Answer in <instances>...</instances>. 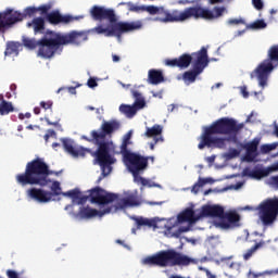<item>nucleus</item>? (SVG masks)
<instances>
[{
	"label": "nucleus",
	"instance_id": "1",
	"mask_svg": "<svg viewBox=\"0 0 278 278\" xmlns=\"http://www.w3.org/2000/svg\"><path fill=\"white\" fill-rule=\"evenodd\" d=\"M122 125L118 119L104 121L100 130H91L89 138L86 135L81 136V140L86 142H91L98 147L97 151L92 152V150L88 148H75V141L68 138H62L61 142L63 144L66 153H70L73 157H86V153H90L93 157H96V162L101 167V175L98 178V184L103 181L110 173H112V164H114L115 160L110 154V150L114 146V142L106 140V138H112L113 134H116L121 129Z\"/></svg>",
	"mask_w": 278,
	"mask_h": 278
},
{
	"label": "nucleus",
	"instance_id": "2",
	"mask_svg": "<svg viewBox=\"0 0 278 278\" xmlns=\"http://www.w3.org/2000/svg\"><path fill=\"white\" fill-rule=\"evenodd\" d=\"M86 40H88V31L72 30L62 35L53 30H47L41 39L36 40L25 38L23 40V45L24 47H27V49H36L38 47L37 55L49 60L55 55L60 47H64L66 45L79 47V45H83Z\"/></svg>",
	"mask_w": 278,
	"mask_h": 278
},
{
	"label": "nucleus",
	"instance_id": "3",
	"mask_svg": "<svg viewBox=\"0 0 278 278\" xmlns=\"http://www.w3.org/2000/svg\"><path fill=\"white\" fill-rule=\"evenodd\" d=\"M244 129V124L236 122L233 118L222 117L213 122L210 126L204 127L202 135L200 136V142L198 149L203 150L205 147H217V149H224L225 138L214 136H229V140L236 142L238 140V134Z\"/></svg>",
	"mask_w": 278,
	"mask_h": 278
},
{
	"label": "nucleus",
	"instance_id": "4",
	"mask_svg": "<svg viewBox=\"0 0 278 278\" xmlns=\"http://www.w3.org/2000/svg\"><path fill=\"white\" fill-rule=\"evenodd\" d=\"M91 16L94 21H109L111 25L103 27V25H99L93 28V31L98 34H103L106 38H112V36H116V38H121L123 34H129V31H136L138 29H142V22H117L116 23V13L112 9H105L103 7H93L91 10Z\"/></svg>",
	"mask_w": 278,
	"mask_h": 278
},
{
	"label": "nucleus",
	"instance_id": "5",
	"mask_svg": "<svg viewBox=\"0 0 278 278\" xmlns=\"http://www.w3.org/2000/svg\"><path fill=\"white\" fill-rule=\"evenodd\" d=\"M50 175H60L49 169L45 160L37 157L26 164L25 173L17 174L15 179L20 186H40L45 188L51 184Z\"/></svg>",
	"mask_w": 278,
	"mask_h": 278
},
{
	"label": "nucleus",
	"instance_id": "6",
	"mask_svg": "<svg viewBox=\"0 0 278 278\" xmlns=\"http://www.w3.org/2000/svg\"><path fill=\"white\" fill-rule=\"evenodd\" d=\"M201 218H218L214 222V226L217 229H233V227H240V214L236 211L225 212V207L215 204H205L201 207Z\"/></svg>",
	"mask_w": 278,
	"mask_h": 278
},
{
	"label": "nucleus",
	"instance_id": "7",
	"mask_svg": "<svg viewBox=\"0 0 278 278\" xmlns=\"http://www.w3.org/2000/svg\"><path fill=\"white\" fill-rule=\"evenodd\" d=\"M143 266H159L167 268L173 266H190L192 258L175 250H162L142 260Z\"/></svg>",
	"mask_w": 278,
	"mask_h": 278
},
{
	"label": "nucleus",
	"instance_id": "8",
	"mask_svg": "<svg viewBox=\"0 0 278 278\" xmlns=\"http://www.w3.org/2000/svg\"><path fill=\"white\" fill-rule=\"evenodd\" d=\"M38 14V8L28 7L23 12L15 11L14 9H5L0 12V34H5L8 29H12L16 23H23L25 18H31Z\"/></svg>",
	"mask_w": 278,
	"mask_h": 278
},
{
	"label": "nucleus",
	"instance_id": "9",
	"mask_svg": "<svg viewBox=\"0 0 278 278\" xmlns=\"http://www.w3.org/2000/svg\"><path fill=\"white\" fill-rule=\"evenodd\" d=\"M275 66H278V45L271 46L265 59L252 73L251 78L257 77L258 86L266 88L268 85V75L273 73Z\"/></svg>",
	"mask_w": 278,
	"mask_h": 278
},
{
	"label": "nucleus",
	"instance_id": "10",
	"mask_svg": "<svg viewBox=\"0 0 278 278\" xmlns=\"http://www.w3.org/2000/svg\"><path fill=\"white\" fill-rule=\"evenodd\" d=\"M225 7H215L213 8V11L201 7H190L178 13V23L181 21H188V18L192 17L214 21V18H220L225 13Z\"/></svg>",
	"mask_w": 278,
	"mask_h": 278
},
{
	"label": "nucleus",
	"instance_id": "11",
	"mask_svg": "<svg viewBox=\"0 0 278 278\" xmlns=\"http://www.w3.org/2000/svg\"><path fill=\"white\" fill-rule=\"evenodd\" d=\"M193 64L192 70L187 71L182 74V79L185 84L190 85L197 81V76L201 75L210 64V59L207 56V48L202 47L198 52H193Z\"/></svg>",
	"mask_w": 278,
	"mask_h": 278
},
{
	"label": "nucleus",
	"instance_id": "12",
	"mask_svg": "<svg viewBox=\"0 0 278 278\" xmlns=\"http://www.w3.org/2000/svg\"><path fill=\"white\" fill-rule=\"evenodd\" d=\"M258 217L265 227L273 225L278 216V198H268L256 207Z\"/></svg>",
	"mask_w": 278,
	"mask_h": 278
},
{
	"label": "nucleus",
	"instance_id": "13",
	"mask_svg": "<svg viewBox=\"0 0 278 278\" xmlns=\"http://www.w3.org/2000/svg\"><path fill=\"white\" fill-rule=\"evenodd\" d=\"M123 157L125 162H127L128 170L131 173L132 177L144 173V170L149 168V156L128 152V154H124Z\"/></svg>",
	"mask_w": 278,
	"mask_h": 278
},
{
	"label": "nucleus",
	"instance_id": "14",
	"mask_svg": "<svg viewBox=\"0 0 278 278\" xmlns=\"http://www.w3.org/2000/svg\"><path fill=\"white\" fill-rule=\"evenodd\" d=\"M141 12H149L152 16H154L155 14L164 16L156 18V21H160V23H179V12L174 11L173 13H170L166 11L164 7L142 5Z\"/></svg>",
	"mask_w": 278,
	"mask_h": 278
},
{
	"label": "nucleus",
	"instance_id": "15",
	"mask_svg": "<svg viewBox=\"0 0 278 278\" xmlns=\"http://www.w3.org/2000/svg\"><path fill=\"white\" fill-rule=\"evenodd\" d=\"M89 197L90 201L97 205H110V203H114L118 199V194L110 193L101 187L91 189Z\"/></svg>",
	"mask_w": 278,
	"mask_h": 278
},
{
	"label": "nucleus",
	"instance_id": "16",
	"mask_svg": "<svg viewBox=\"0 0 278 278\" xmlns=\"http://www.w3.org/2000/svg\"><path fill=\"white\" fill-rule=\"evenodd\" d=\"M194 63V53H184L179 58L166 59L165 65L172 68H188L190 64Z\"/></svg>",
	"mask_w": 278,
	"mask_h": 278
},
{
	"label": "nucleus",
	"instance_id": "17",
	"mask_svg": "<svg viewBox=\"0 0 278 278\" xmlns=\"http://www.w3.org/2000/svg\"><path fill=\"white\" fill-rule=\"evenodd\" d=\"M47 21L51 25H60L62 23L63 25H68V23H74V21H79V17L73 16V15H62L60 11H52L47 15Z\"/></svg>",
	"mask_w": 278,
	"mask_h": 278
},
{
	"label": "nucleus",
	"instance_id": "18",
	"mask_svg": "<svg viewBox=\"0 0 278 278\" xmlns=\"http://www.w3.org/2000/svg\"><path fill=\"white\" fill-rule=\"evenodd\" d=\"M105 214H112V207H105L102 211H98L97 208H91L90 206L80 207L76 217L81 220L88 218H94V216H105Z\"/></svg>",
	"mask_w": 278,
	"mask_h": 278
},
{
	"label": "nucleus",
	"instance_id": "19",
	"mask_svg": "<svg viewBox=\"0 0 278 278\" xmlns=\"http://www.w3.org/2000/svg\"><path fill=\"white\" fill-rule=\"evenodd\" d=\"M27 194L29 199H33V201H37V203H49V201L53 199L52 192L46 191L45 189H39V188L28 189Z\"/></svg>",
	"mask_w": 278,
	"mask_h": 278
},
{
	"label": "nucleus",
	"instance_id": "20",
	"mask_svg": "<svg viewBox=\"0 0 278 278\" xmlns=\"http://www.w3.org/2000/svg\"><path fill=\"white\" fill-rule=\"evenodd\" d=\"M257 147H260V138H254L252 141L243 146V149L245 150V162H255V157L260 155Z\"/></svg>",
	"mask_w": 278,
	"mask_h": 278
},
{
	"label": "nucleus",
	"instance_id": "21",
	"mask_svg": "<svg viewBox=\"0 0 278 278\" xmlns=\"http://www.w3.org/2000/svg\"><path fill=\"white\" fill-rule=\"evenodd\" d=\"M136 205H139L138 200L136 199V195L130 194L119 199L115 206L108 207H112V212H116L117 210H127V207H136Z\"/></svg>",
	"mask_w": 278,
	"mask_h": 278
},
{
	"label": "nucleus",
	"instance_id": "22",
	"mask_svg": "<svg viewBox=\"0 0 278 278\" xmlns=\"http://www.w3.org/2000/svg\"><path fill=\"white\" fill-rule=\"evenodd\" d=\"M162 131H164V127H162V125L160 124H155L152 127H147L143 136H146V138H153L155 143L164 142V138L162 137Z\"/></svg>",
	"mask_w": 278,
	"mask_h": 278
},
{
	"label": "nucleus",
	"instance_id": "23",
	"mask_svg": "<svg viewBox=\"0 0 278 278\" xmlns=\"http://www.w3.org/2000/svg\"><path fill=\"white\" fill-rule=\"evenodd\" d=\"M177 220L178 223H189V225H194V223L201 220V213L199 215H195L194 210L186 208L177 216Z\"/></svg>",
	"mask_w": 278,
	"mask_h": 278
},
{
	"label": "nucleus",
	"instance_id": "24",
	"mask_svg": "<svg viewBox=\"0 0 278 278\" xmlns=\"http://www.w3.org/2000/svg\"><path fill=\"white\" fill-rule=\"evenodd\" d=\"M164 81V73L162 70H149L148 72V84H151L152 86H157L160 84H163Z\"/></svg>",
	"mask_w": 278,
	"mask_h": 278
},
{
	"label": "nucleus",
	"instance_id": "25",
	"mask_svg": "<svg viewBox=\"0 0 278 278\" xmlns=\"http://www.w3.org/2000/svg\"><path fill=\"white\" fill-rule=\"evenodd\" d=\"M243 175H245L247 177H252V179H264V177H268L270 175V170L267 168H258L253 170L244 169Z\"/></svg>",
	"mask_w": 278,
	"mask_h": 278
},
{
	"label": "nucleus",
	"instance_id": "26",
	"mask_svg": "<svg viewBox=\"0 0 278 278\" xmlns=\"http://www.w3.org/2000/svg\"><path fill=\"white\" fill-rule=\"evenodd\" d=\"M27 27H33L35 34H45V18L35 17L27 23Z\"/></svg>",
	"mask_w": 278,
	"mask_h": 278
},
{
	"label": "nucleus",
	"instance_id": "27",
	"mask_svg": "<svg viewBox=\"0 0 278 278\" xmlns=\"http://www.w3.org/2000/svg\"><path fill=\"white\" fill-rule=\"evenodd\" d=\"M131 94L135 99L132 106L136 109V111L138 112V110L144 109L147 105V101H144L142 93H140V91L138 90H131Z\"/></svg>",
	"mask_w": 278,
	"mask_h": 278
},
{
	"label": "nucleus",
	"instance_id": "28",
	"mask_svg": "<svg viewBox=\"0 0 278 278\" xmlns=\"http://www.w3.org/2000/svg\"><path fill=\"white\" fill-rule=\"evenodd\" d=\"M134 220L136 223L137 229H140V227H153L154 229H157V222L155 219L135 217Z\"/></svg>",
	"mask_w": 278,
	"mask_h": 278
},
{
	"label": "nucleus",
	"instance_id": "29",
	"mask_svg": "<svg viewBox=\"0 0 278 278\" xmlns=\"http://www.w3.org/2000/svg\"><path fill=\"white\" fill-rule=\"evenodd\" d=\"M131 136H134L132 130H129L126 135H124L123 142L121 144L122 155H127L128 153H131L129 149H127L128 144H131Z\"/></svg>",
	"mask_w": 278,
	"mask_h": 278
},
{
	"label": "nucleus",
	"instance_id": "30",
	"mask_svg": "<svg viewBox=\"0 0 278 278\" xmlns=\"http://www.w3.org/2000/svg\"><path fill=\"white\" fill-rule=\"evenodd\" d=\"M206 184H214V179L200 177L198 181L192 186L191 192L193 194H199L201 188H203V186H205Z\"/></svg>",
	"mask_w": 278,
	"mask_h": 278
},
{
	"label": "nucleus",
	"instance_id": "31",
	"mask_svg": "<svg viewBox=\"0 0 278 278\" xmlns=\"http://www.w3.org/2000/svg\"><path fill=\"white\" fill-rule=\"evenodd\" d=\"M119 112L122 114H125L127 118H134V115L138 113V111L136 110V106L129 105V104H121Z\"/></svg>",
	"mask_w": 278,
	"mask_h": 278
},
{
	"label": "nucleus",
	"instance_id": "32",
	"mask_svg": "<svg viewBox=\"0 0 278 278\" xmlns=\"http://www.w3.org/2000/svg\"><path fill=\"white\" fill-rule=\"evenodd\" d=\"M11 112H14V105L12 104V102H0V116H8V114H10Z\"/></svg>",
	"mask_w": 278,
	"mask_h": 278
},
{
	"label": "nucleus",
	"instance_id": "33",
	"mask_svg": "<svg viewBox=\"0 0 278 278\" xmlns=\"http://www.w3.org/2000/svg\"><path fill=\"white\" fill-rule=\"evenodd\" d=\"M18 42L9 41L7 42V49L4 55H13V53H18Z\"/></svg>",
	"mask_w": 278,
	"mask_h": 278
},
{
	"label": "nucleus",
	"instance_id": "34",
	"mask_svg": "<svg viewBox=\"0 0 278 278\" xmlns=\"http://www.w3.org/2000/svg\"><path fill=\"white\" fill-rule=\"evenodd\" d=\"M267 24L264 20H257L254 23L248 24L247 29H266Z\"/></svg>",
	"mask_w": 278,
	"mask_h": 278
},
{
	"label": "nucleus",
	"instance_id": "35",
	"mask_svg": "<svg viewBox=\"0 0 278 278\" xmlns=\"http://www.w3.org/2000/svg\"><path fill=\"white\" fill-rule=\"evenodd\" d=\"M134 181L135 184H141V186L153 188V185H151V180L140 176V174H138L137 176H134Z\"/></svg>",
	"mask_w": 278,
	"mask_h": 278
},
{
	"label": "nucleus",
	"instance_id": "36",
	"mask_svg": "<svg viewBox=\"0 0 278 278\" xmlns=\"http://www.w3.org/2000/svg\"><path fill=\"white\" fill-rule=\"evenodd\" d=\"M50 190L52 197H60V194H62V187H60V181L54 180L50 187Z\"/></svg>",
	"mask_w": 278,
	"mask_h": 278
},
{
	"label": "nucleus",
	"instance_id": "37",
	"mask_svg": "<svg viewBox=\"0 0 278 278\" xmlns=\"http://www.w3.org/2000/svg\"><path fill=\"white\" fill-rule=\"evenodd\" d=\"M63 197H70V199H80L79 197H81V191H79V189H73L66 192L62 193Z\"/></svg>",
	"mask_w": 278,
	"mask_h": 278
},
{
	"label": "nucleus",
	"instance_id": "38",
	"mask_svg": "<svg viewBox=\"0 0 278 278\" xmlns=\"http://www.w3.org/2000/svg\"><path fill=\"white\" fill-rule=\"evenodd\" d=\"M277 147H278L277 143L263 144V146H261V153L263 155H266V153H270V151H275V149H277Z\"/></svg>",
	"mask_w": 278,
	"mask_h": 278
},
{
	"label": "nucleus",
	"instance_id": "39",
	"mask_svg": "<svg viewBox=\"0 0 278 278\" xmlns=\"http://www.w3.org/2000/svg\"><path fill=\"white\" fill-rule=\"evenodd\" d=\"M51 8H53V4H51V3L42 4V5H40V7L37 8V12H40V14H41L42 16H45V15L48 16L49 11L51 10Z\"/></svg>",
	"mask_w": 278,
	"mask_h": 278
},
{
	"label": "nucleus",
	"instance_id": "40",
	"mask_svg": "<svg viewBox=\"0 0 278 278\" xmlns=\"http://www.w3.org/2000/svg\"><path fill=\"white\" fill-rule=\"evenodd\" d=\"M262 247L261 243H256L254 247H252L248 252L243 255L244 260H251L253 253Z\"/></svg>",
	"mask_w": 278,
	"mask_h": 278
},
{
	"label": "nucleus",
	"instance_id": "41",
	"mask_svg": "<svg viewBox=\"0 0 278 278\" xmlns=\"http://www.w3.org/2000/svg\"><path fill=\"white\" fill-rule=\"evenodd\" d=\"M124 5H127L129 12H142V5L138 7L136 4H134V2H125L123 3Z\"/></svg>",
	"mask_w": 278,
	"mask_h": 278
},
{
	"label": "nucleus",
	"instance_id": "42",
	"mask_svg": "<svg viewBox=\"0 0 278 278\" xmlns=\"http://www.w3.org/2000/svg\"><path fill=\"white\" fill-rule=\"evenodd\" d=\"M67 90L70 92V94H77V87H61L58 89V94H60V92Z\"/></svg>",
	"mask_w": 278,
	"mask_h": 278
},
{
	"label": "nucleus",
	"instance_id": "43",
	"mask_svg": "<svg viewBox=\"0 0 278 278\" xmlns=\"http://www.w3.org/2000/svg\"><path fill=\"white\" fill-rule=\"evenodd\" d=\"M228 25H247V22L243 18H230Z\"/></svg>",
	"mask_w": 278,
	"mask_h": 278
},
{
	"label": "nucleus",
	"instance_id": "44",
	"mask_svg": "<svg viewBox=\"0 0 278 278\" xmlns=\"http://www.w3.org/2000/svg\"><path fill=\"white\" fill-rule=\"evenodd\" d=\"M40 108H42L43 110H52L53 108V101L48 100V101H41L40 102Z\"/></svg>",
	"mask_w": 278,
	"mask_h": 278
},
{
	"label": "nucleus",
	"instance_id": "45",
	"mask_svg": "<svg viewBox=\"0 0 278 278\" xmlns=\"http://www.w3.org/2000/svg\"><path fill=\"white\" fill-rule=\"evenodd\" d=\"M252 5L255 10H264V2L262 0H252Z\"/></svg>",
	"mask_w": 278,
	"mask_h": 278
},
{
	"label": "nucleus",
	"instance_id": "46",
	"mask_svg": "<svg viewBox=\"0 0 278 278\" xmlns=\"http://www.w3.org/2000/svg\"><path fill=\"white\" fill-rule=\"evenodd\" d=\"M268 184L269 186H274V188H278V176H271Z\"/></svg>",
	"mask_w": 278,
	"mask_h": 278
},
{
	"label": "nucleus",
	"instance_id": "47",
	"mask_svg": "<svg viewBox=\"0 0 278 278\" xmlns=\"http://www.w3.org/2000/svg\"><path fill=\"white\" fill-rule=\"evenodd\" d=\"M87 86L89 88H97L99 86V84H97V80L94 78H89L87 81Z\"/></svg>",
	"mask_w": 278,
	"mask_h": 278
},
{
	"label": "nucleus",
	"instance_id": "48",
	"mask_svg": "<svg viewBox=\"0 0 278 278\" xmlns=\"http://www.w3.org/2000/svg\"><path fill=\"white\" fill-rule=\"evenodd\" d=\"M7 275L9 278H18V274L12 269L7 270Z\"/></svg>",
	"mask_w": 278,
	"mask_h": 278
},
{
	"label": "nucleus",
	"instance_id": "49",
	"mask_svg": "<svg viewBox=\"0 0 278 278\" xmlns=\"http://www.w3.org/2000/svg\"><path fill=\"white\" fill-rule=\"evenodd\" d=\"M267 170H269V173H275V170H278V162H276L271 166L267 167Z\"/></svg>",
	"mask_w": 278,
	"mask_h": 278
},
{
	"label": "nucleus",
	"instance_id": "50",
	"mask_svg": "<svg viewBox=\"0 0 278 278\" xmlns=\"http://www.w3.org/2000/svg\"><path fill=\"white\" fill-rule=\"evenodd\" d=\"M241 92H242V96L244 97V99H249V91H247V87H242Z\"/></svg>",
	"mask_w": 278,
	"mask_h": 278
},
{
	"label": "nucleus",
	"instance_id": "51",
	"mask_svg": "<svg viewBox=\"0 0 278 278\" xmlns=\"http://www.w3.org/2000/svg\"><path fill=\"white\" fill-rule=\"evenodd\" d=\"M230 155H231L232 157H238V155H240V151H238V150H236V149H232V150L230 151Z\"/></svg>",
	"mask_w": 278,
	"mask_h": 278
},
{
	"label": "nucleus",
	"instance_id": "52",
	"mask_svg": "<svg viewBox=\"0 0 278 278\" xmlns=\"http://www.w3.org/2000/svg\"><path fill=\"white\" fill-rule=\"evenodd\" d=\"M46 123H47L48 125H51L52 127H58V125H60L58 122H51V121H49V118H46Z\"/></svg>",
	"mask_w": 278,
	"mask_h": 278
},
{
	"label": "nucleus",
	"instance_id": "53",
	"mask_svg": "<svg viewBox=\"0 0 278 278\" xmlns=\"http://www.w3.org/2000/svg\"><path fill=\"white\" fill-rule=\"evenodd\" d=\"M205 274L207 278H216V276L213 275L212 271H210V269H205Z\"/></svg>",
	"mask_w": 278,
	"mask_h": 278
},
{
	"label": "nucleus",
	"instance_id": "54",
	"mask_svg": "<svg viewBox=\"0 0 278 278\" xmlns=\"http://www.w3.org/2000/svg\"><path fill=\"white\" fill-rule=\"evenodd\" d=\"M223 1H225V0H210V3L212 5H216V3H223Z\"/></svg>",
	"mask_w": 278,
	"mask_h": 278
},
{
	"label": "nucleus",
	"instance_id": "55",
	"mask_svg": "<svg viewBox=\"0 0 278 278\" xmlns=\"http://www.w3.org/2000/svg\"><path fill=\"white\" fill-rule=\"evenodd\" d=\"M46 135H49V136H50V138H51V137L55 136V130H53V129H49V130H48V132H47Z\"/></svg>",
	"mask_w": 278,
	"mask_h": 278
},
{
	"label": "nucleus",
	"instance_id": "56",
	"mask_svg": "<svg viewBox=\"0 0 278 278\" xmlns=\"http://www.w3.org/2000/svg\"><path fill=\"white\" fill-rule=\"evenodd\" d=\"M113 62H121V56L113 54Z\"/></svg>",
	"mask_w": 278,
	"mask_h": 278
},
{
	"label": "nucleus",
	"instance_id": "57",
	"mask_svg": "<svg viewBox=\"0 0 278 278\" xmlns=\"http://www.w3.org/2000/svg\"><path fill=\"white\" fill-rule=\"evenodd\" d=\"M157 143H155V140H153V142H151L150 143V149H151V151H153L154 149H155V146H156Z\"/></svg>",
	"mask_w": 278,
	"mask_h": 278
},
{
	"label": "nucleus",
	"instance_id": "58",
	"mask_svg": "<svg viewBox=\"0 0 278 278\" xmlns=\"http://www.w3.org/2000/svg\"><path fill=\"white\" fill-rule=\"evenodd\" d=\"M34 114H36V115L40 114V108H38V106L35 108L34 109Z\"/></svg>",
	"mask_w": 278,
	"mask_h": 278
},
{
	"label": "nucleus",
	"instance_id": "59",
	"mask_svg": "<svg viewBox=\"0 0 278 278\" xmlns=\"http://www.w3.org/2000/svg\"><path fill=\"white\" fill-rule=\"evenodd\" d=\"M220 86H223L222 83H216V84L212 87V89H214V88H220Z\"/></svg>",
	"mask_w": 278,
	"mask_h": 278
},
{
	"label": "nucleus",
	"instance_id": "60",
	"mask_svg": "<svg viewBox=\"0 0 278 278\" xmlns=\"http://www.w3.org/2000/svg\"><path fill=\"white\" fill-rule=\"evenodd\" d=\"M18 118H20V121H25V114L20 113V114H18Z\"/></svg>",
	"mask_w": 278,
	"mask_h": 278
},
{
	"label": "nucleus",
	"instance_id": "61",
	"mask_svg": "<svg viewBox=\"0 0 278 278\" xmlns=\"http://www.w3.org/2000/svg\"><path fill=\"white\" fill-rule=\"evenodd\" d=\"M43 138H45L46 142H49V138H51V135H47V134H46V135L43 136Z\"/></svg>",
	"mask_w": 278,
	"mask_h": 278
},
{
	"label": "nucleus",
	"instance_id": "62",
	"mask_svg": "<svg viewBox=\"0 0 278 278\" xmlns=\"http://www.w3.org/2000/svg\"><path fill=\"white\" fill-rule=\"evenodd\" d=\"M58 147H60V143L58 142L52 143V149H58Z\"/></svg>",
	"mask_w": 278,
	"mask_h": 278
},
{
	"label": "nucleus",
	"instance_id": "63",
	"mask_svg": "<svg viewBox=\"0 0 278 278\" xmlns=\"http://www.w3.org/2000/svg\"><path fill=\"white\" fill-rule=\"evenodd\" d=\"M3 101H7L2 93H0V103H3Z\"/></svg>",
	"mask_w": 278,
	"mask_h": 278
},
{
	"label": "nucleus",
	"instance_id": "64",
	"mask_svg": "<svg viewBox=\"0 0 278 278\" xmlns=\"http://www.w3.org/2000/svg\"><path fill=\"white\" fill-rule=\"evenodd\" d=\"M275 134H276V136L278 138V126L275 127Z\"/></svg>",
	"mask_w": 278,
	"mask_h": 278
}]
</instances>
